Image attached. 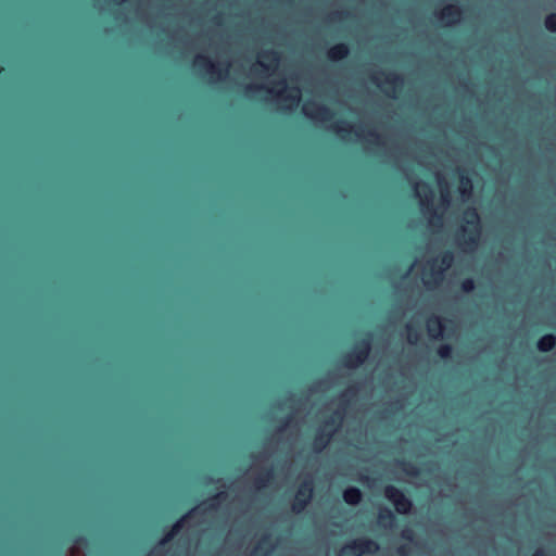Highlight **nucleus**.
<instances>
[{"label": "nucleus", "mask_w": 556, "mask_h": 556, "mask_svg": "<svg viewBox=\"0 0 556 556\" xmlns=\"http://www.w3.org/2000/svg\"><path fill=\"white\" fill-rule=\"evenodd\" d=\"M302 113L315 124L330 122L334 116L331 109L314 100H307L303 103Z\"/></svg>", "instance_id": "nucleus-14"}, {"label": "nucleus", "mask_w": 556, "mask_h": 556, "mask_svg": "<svg viewBox=\"0 0 556 556\" xmlns=\"http://www.w3.org/2000/svg\"><path fill=\"white\" fill-rule=\"evenodd\" d=\"M379 549L376 541L367 538L354 539L344 544L338 556H363L375 554Z\"/></svg>", "instance_id": "nucleus-12"}, {"label": "nucleus", "mask_w": 556, "mask_h": 556, "mask_svg": "<svg viewBox=\"0 0 556 556\" xmlns=\"http://www.w3.org/2000/svg\"><path fill=\"white\" fill-rule=\"evenodd\" d=\"M475 287H476V285H475V281H473V279H472V278H466V279L462 282V286H460L462 291H463L464 293H470V292H472V291L475 290Z\"/></svg>", "instance_id": "nucleus-33"}, {"label": "nucleus", "mask_w": 556, "mask_h": 556, "mask_svg": "<svg viewBox=\"0 0 556 556\" xmlns=\"http://www.w3.org/2000/svg\"><path fill=\"white\" fill-rule=\"evenodd\" d=\"M482 235L480 215L475 207L463 212L460 225L455 235V242L464 253H473L479 247Z\"/></svg>", "instance_id": "nucleus-7"}, {"label": "nucleus", "mask_w": 556, "mask_h": 556, "mask_svg": "<svg viewBox=\"0 0 556 556\" xmlns=\"http://www.w3.org/2000/svg\"><path fill=\"white\" fill-rule=\"evenodd\" d=\"M432 260L437 263V265H439V268H442V270L445 273L454 262V254L451 251H445Z\"/></svg>", "instance_id": "nucleus-28"}, {"label": "nucleus", "mask_w": 556, "mask_h": 556, "mask_svg": "<svg viewBox=\"0 0 556 556\" xmlns=\"http://www.w3.org/2000/svg\"><path fill=\"white\" fill-rule=\"evenodd\" d=\"M532 556H546L545 552L543 548H538L533 554Z\"/></svg>", "instance_id": "nucleus-35"}, {"label": "nucleus", "mask_w": 556, "mask_h": 556, "mask_svg": "<svg viewBox=\"0 0 556 556\" xmlns=\"http://www.w3.org/2000/svg\"><path fill=\"white\" fill-rule=\"evenodd\" d=\"M437 179H438L439 184L441 182V179H443V177H442V175L440 173L437 174Z\"/></svg>", "instance_id": "nucleus-39"}, {"label": "nucleus", "mask_w": 556, "mask_h": 556, "mask_svg": "<svg viewBox=\"0 0 556 556\" xmlns=\"http://www.w3.org/2000/svg\"><path fill=\"white\" fill-rule=\"evenodd\" d=\"M326 129L336 132L343 141H350V136L354 135L357 141H364L369 128L364 124H353L351 122L339 119L326 125Z\"/></svg>", "instance_id": "nucleus-11"}, {"label": "nucleus", "mask_w": 556, "mask_h": 556, "mask_svg": "<svg viewBox=\"0 0 556 556\" xmlns=\"http://www.w3.org/2000/svg\"><path fill=\"white\" fill-rule=\"evenodd\" d=\"M413 267H414V264H412V265L408 267L407 271L405 273V276H408V275L410 274V271H412Z\"/></svg>", "instance_id": "nucleus-38"}, {"label": "nucleus", "mask_w": 556, "mask_h": 556, "mask_svg": "<svg viewBox=\"0 0 556 556\" xmlns=\"http://www.w3.org/2000/svg\"><path fill=\"white\" fill-rule=\"evenodd\" d=\"M161 30L174 42H182L186 47L201 50L192 61L194 74L205 78L208 84H217L228 79L232 63L230 60H213L208 53L217 54L223 34L215 27L201 29L190 37L182 28L169 29L168 26H161Z\"/></svg>", "instance_id": "nucleus-2"}, {"label": "nucleus", "mask_w": 556, "mask_h": 556, "mask_svg": "<svg viewBox=\"0 0 556 556\" xmlns=\"http://www.w3.org/2000/svg\"><path fill=\"white\" fill-rule=\"evenodd\" d=\"M396 553L399 556H409L410 546L408 544H402L396 548Z\"/></svg>", "instance_id": "nucleus-34"}, {"label": "nucleus", "mask_w": 556, "mask_h": 556, "mask_svg": "<svg viewBox=\"0 0 556 556\" xmlns=\"http://www.w3.org/2000/svg\"><path fill=\"white\" fill-rule=\"evenodd\" d=\"M459 193L463 202H467L472 197V181L466 175H460L459 177Z\"/></svg>", "instance_id": "nucleus-23"}, {"label": "nucleus", "mask_w": 556, "mask_h": 556, "mask_svg": "<svg viewBox=\"0 0 556 556\" xmlns=\"http://www.w3.org/2000/svg\"><path fill=\"white\" fill-rule=\"evenodd\" d=\"M308 405V399H296V395L290 393L283 401L277 403L278 409L290 412L283 418L275 433L266 440L263 450L252 454V473L249 477L251 490L257 493L265 489L274 478V464L282 463L289 468L293 460L294 450L296 447L301 425L298 421V415H305Z\"/></svg>", "instance_id": "nucleus-1"}, {"label": "nucleus", "mask_w": 556, "mask_h": 556, "mask_svg": "<svg viewBox=\"0 0 556 556\" xmlns=\"http://www.w3.org/2000/svg\"><path fill=\"white\" fill-rule=\"evenodd\" d=\"M226 493L220 492L208 502H203L190 509L186 515L179 518L168 532L160 540L157 545L147 556H166L165 546L185 528L198 527L205 523L210 515L219 506V498L225 497Z\"/></svg>", "instance_id": "nucleus-6"}, {"label": "nucleus", "mask_w": 556, "mask_h": 556, "mask_svg": "<svg viewBox=\"0 0 556 556\" xmlns=\"http://www.w3.org/2000/svg\"><path fill=\"white\" fill-rule=\"evenodd\" d=\"M351 13L346 9L332 10L327 15L325 21L329 24L340 23L350 18Z\"/></svg>", "instance_id": "nucleus-26"}, {"label": "nucleus", "mask_w": 556, "mask_h": 556, "mask_svg": "<svg viewBox=\"0 0 556 556\" xmlns=\"http://www.w3.org/2000/svg\"><path fill=\"white\" fill-rule=\"evenodd\" d=\"M112 1L114 2V4L119 5L124 2H126L127 0H112Z\"/></svg>", "instance_id": "nucleus-37"}, {"label": "nucleus", "mask_w": 556, "mask_h": 556, "mask_svg": "<svg viewBox=\"0 0 556 556\" xmlns=\"http://www.w3.org/2000/svg\"><path fill=\"white\" fill-rule=\"evenodd\" d=\"M314 494V482L312 478H305L299 484L293 501L291 503V510L294 514H301L305 510L307 505L312 502Z\"/></svg>", "instance_id": "nucleus-13"}, {"label": "nucleus", "mask_w": 556, "mask_h": 556, "mask_svg": "<svg viewBox=\"0 0 556 556\" xmlns=\"http://www.w3.org/2000/svg\"><path fill=\"white\" fill-rule=\"evenodd\" d=\"M363 142L366 143L364 150L367 153H371L369 146H375L383 150L384 162L392 163V165L404 175V178L412 186L414 197L418 199L420 212L427 219L429 227L442 228L443 218L438 214L434 206V191L429 184L417 178L410 167V164L407 163V149L400 143L388 146L384 137L376 128L368 129Z\"/></svg>", "instance_id": "nucleus-3"}, {"label": "nucleus", "mask_w": 556, "mask_h": 556, "mask_svg": "<svg viewBox=\"0 0 556 556\" xmlns=\"http://www.w3.org/2000/svg\"><path fill=\"white\" fill-rule=\"evenodd\" d=\"M372 343V334L368 333L366 338L355 343L353 350L345 354L341 359V365L348 369H355L367 359Z\"/></svg>", "instance_id": "nucleus-10"}, {"label": "nucleus", "mask_w": 556, "mask_h": 556, "mask_svg": "<svg viewBox=\"0 0 556 556\" xmlns=\"http://www.w3.org/2000/svg\"><path fill=\"white\" fill-rule=\"evenodd\" d=\"M115 20L117 22H126L127 21V16L125 14H117Z\"/></svg>", "instance_id": "nucleus-36"}, {"label": "nucleus", "mask_w": 556, "mask_h": 556, "mask_svg": "<svg viewBox=\"0 0 556 556\" xmlns=\"http://www.w3.org/2000/svg\"><path fill=\"white\" fill-rule=\"evenodd\" d=\"M215 20H216V25L219 26L220 25V17L216 16Z\"/></svg>", "instance_id": "nucleus-40"}, {"label": "nucleus", "mask_w": 556, "mask_h": 556, "mask_svg": "<svg viewBox=\"0 0 556 556\" xmlns=\"http://www.w3.org/2000/svg\"><path fill=\"white\" fill-rule=\"evenodd\" d=\"M262 93H266L265 99L274 102L282 111L295 110L301 101L302 91L298 86H289L286 78L268 83H249L244 86L243 96L253 100Z\"/></svg>", "instance_id": "nucleus-5"}, {"label": "nucleus", "mask_w": 556, "mask_h": 556, "mask_svg": "<svg viewBox=\"0 0 556 556\" xmlns=\"http://www.w3.org/2000/svg\"><path fill=\"white\" fill-rule=\"evenodd\" d=\"M334 380H336L334 376L328 375L326 378L314 382L309 388V392L312 394L318 393V392H326L330 388H332V386L334 384Z\"/></svg>", "instance_id": "nucleus-24"}, {"label": "nucleus", "mask_w": 556, "mask_h": 556, "mask_svg": "<svg viewBox=\"0 0 556 556\" xmlns=\"http://www.w3.org/2000/svg\"><path fill=\"white\" fill-rule=\"evenodd\" d=\"M378 523L388 530H392L395 527L396 518L394 513L387 506H381L378 509Z\"/></svg>", "instance_id": "nucleus-20"}, {"label": "nucleus", "mask_w": 556, "mask_h": 556, "mask_svg": "<svg viewBox=\"0 0 556 556\" xmlns=\"http://www.w3.org/2000/svg\"><path fill=\"white\" fill-rule=\"evenodd\" d=\"M280 53L274 49L261 50L256 61L250 67V73L256 78H269L280 65Z\"/></svg>", "instance_id": "nucleus-9"}, {"label": "nucleus", "mask_w": 556, "mask_h": 556, "mask_svg": "<svg viewBox=\"0 0 556 556\" xmlns=\"http://www.w3.org/2000/svg\"><path fill=\"white\" fill-rule=\"evenodd\" d=\"M405 336L407 343L410 345H416L421 337L420 331L412 323L406 324Z\"/></svg>", "instance_id": "nucleus-29"}, {"label": "nucleus", "mask_w": 556, "mask_h": 556, "mask_svg": "<svg viewBox=\"0 0 556 556\" xmlns=\"http://www.w3.org/2000/svg\"><path fill=\"white\" fill-rule=\"evenodd\" d=\"M384 497L394 505L396 513L407 515L412 511L413 502L396 486L384 488Z\"/></svg>", "instance_id": "nucleus-15"}, {"label": "nucleus", "mask_w": 556, "mask_h": 556, "mask_svg": "<svg viewBox=\"0 0 556 556\" xmlns=\"http://www.w3.org/2000/svg\"><path fill=\"white\" fill-rule=\"evenodd\" d=\"M278 546L269 531L264 532L254 544L245 551V556H270Z\"/></svg>", "instance_id": "nucleus-16"}, {"label": "nucleus", "mask_w": 556, "mask_h": 556, "mask_svg": "<svg viewBox=\"0 0 556 556\" xmlns=\"http://www.w3.org/2000/svg\"><path fill=\"white\" fill-rule=\"evenodd\" d=\"M445 273L433 260L427 261L422 267L421 279L428 290L437 289L444 280Z\"/></svg>", "instance_id": "nucleus-17"}, {"label": "nucleus", "mask_w": 556, "mask_h": 556, "mask_svg": "<svg viewBox=\"0 0 556 556\" xmlns=\"http://www.w3.org/2000/svg\"><path fill=\"white\" fill-rule=\"evenodd\" d=\"M361 389V383L356 382L348 386V388L339 394L336 408L330 415L325 417L317 428L316 435L313 441L314 453L319 454L328 446L333 435L342 427L348 409L351 403L357 397Z\"/></svg>", "instance_id": "nucleus-4"}, {"label": "nucleus", "mask_w": 556, "mask_h": 556, "mask_svg": "<svg viewBox=\"0 0 556 556\" xmlns=\"http://www.w3.org/2000/svg\"><path fill=\"white\" fill-rule=\"evenodd\" d=\"M88 546V541L87 539L80 536V538H77L74 543L71 545V547L68 548V554L70 556H86L85 555V549L87 548Z\"/></svg>", "instance_id": "nucleus-27"}, {"label": "nucleus", "mask_w": 556, "mask_h": 556, "mask_svg": "<svg viewBox=\"0 0 556 556\" xmlns=\"http://www.w3.org/2000/svg\"><path fill=\"white\" fill-rule=\"evenodd\" d=\"M452 351L453 349L450 344H441L437 352L441 358L445 359L452 355Z\"/></svg>", "instance_id": "nucleus-31"}, {"label": "nucleus", "mask_w": 556, "mask_h": 556, "mask_svg": "<svg viewBox=\"0 0 556 556\" xmlns=\"http://www.w3.org/2000/svg\"><path fill=\"white\" fill-rule=\"evenodd\" d=\"M556 345V336L553 333H547L542 336L538 343L536 348L540 352H549L552 351Z\"/></svg>", "instance_id": "nucleus-25"}, {"label": "nucleus", "mask_w": 556, "mask_h": 556, "mask_svg": "<svg viewBox=\"0 0 556 556\" xmlns=\"http://www.w3.org/2000/svg\"><path fill=\"white\" fill-rule=\"evenodd\" d=\"M545 27L551 33H556V13H551L545 17Z\"/></svg>", "instance_id": "nucleus-30"}, {"label": "nucleus", "mask_w": 556, "mask_h": 556, "mask_svg": "<svg viewBox=\"0 0 556 556\" xmlns=\"http://www.w3.org/2000/svg\"><path fill=\"white\" fill-rule=\"evenodd\" d=\"M99 2H100V0H96V7H99V8H100V10H104V8H103V7H100V5H99Z\"/></svg>", "instance_id": "nucleus-41"}, {"label": "nucleus", "mask_w": 556, "mask_h": 556, "mask_svg": "<svg viewBox=\"0 0 556 556\" xmlns=\"http://www.w3.org/2000/svg\"><path fill=\"white\" fill-rule=\"evenodd\" d=\"M343 501L352 506H356L362 502L363 493L357 486H348L342 493Z\"/></svg>", "instance_id": "nucleus-22"}, {"label": "nucleus", "mask_w": 556, "mask_h": 556, "mask_svg": "<svg viewBox=\"0 0 556 556\" xmlns=\"http://www.w3.org/2000/svg\"><path fill=\"white\" fill-rule=\"evenodd\" d=\"M427 332L428 336L433 340H439L444 337V323L443 319L439 316H431L427 319Z\"/></svg>", "instance_id": "nucleus-19"}, {"label": "nucleus", "mask_w": 556, "mask_h": 556, "mask_svg": "<svg viewBox=\"0 0 556 556\" xmlns=\"http://www.w3.org/2000/svg\"><path fill=\"white\" fill-rule=\"evenodd\" d=\"M350 52V47L344 42H340L328 49L327 58L331 62H339L348 58Z\"/></svg>", "instance_id": "nucleus-21"}, {"label": "nucleus", "mask_w": 556, "mask_h": 556, "mask_svg": "<svg viewBox=\"0 0 556 556\" xmlns=\"http://www.w3.org/2000/svg\"><path fill=\"white\" fill-rule=\"evenodd\" d=\"M400 536L407 543H413L415 540V532L410 528L406 527L401 531Z\"/></svg>", "instance_id": "nucleus-32"}, {"label": "nucleus", "mask_w": 556, "mask_h": 556, "mask_svg": "<svg viewBox=\"0 0 556 556\" xmlns=\"http://www.w3.org/2000/svg\"><path fill=\"white\" fill-rule=\"evenodd\" d=\"M370 81L377 86L388 98L397 99L401 92L404 78L395 72H386L383 70H375L369 75Z\"/></svg>", "instance_id": "nucleus-8"}, {"label": "nucleus", "mask_w": 556, "mask_h": 556, "mask_svg": "<svg viewBox=\"0 0 556 556\" xmlns=\"http://www.w3.org/2000/svg\"><path fill=\"white\" fill-rule=\"evenodd\" d=\"M417 163L421 166L426 165L425 162L422 160H418Z\"/></svg>", "instance_id": "nucleus-42"}, {"label": "nucleus", "mask_w": 556, "mask_h": 556, "mask_svg": "<svg viewBox=\"0 0 556 556\" xmlns=\"http://www.w3.org/2000/svg\"><path fill=\"white\" fill-rule=\"evenodd\" d=\"M464 11L458 4H446L440 10L434 11V17L446 27L459 24L463 20Z\"/></svg>", "instance_id": "nucleus-18"}]
</instances>
